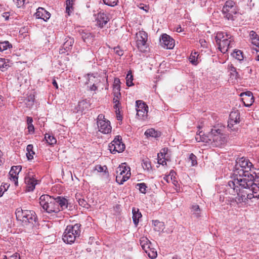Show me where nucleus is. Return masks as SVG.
I'll return each mask as SVG.
<instances>
[{"label": "nucleus", "mask_w": 259, "mask_h": 259, "mask_svg": "<svg viewBox=\"0 0 259 259\" xmlns=\"http://www.w3.org/2000/svg\"><path fill=\"white\" fill-rule=\"evenodd\" d=\"M255 172L252 171L249 166L244 167L235 164L233 170V177L226 185V192L229 194H234L239 188H244L251 184L253 177L256 176Z\"/></svg>", "instance_id": "f257e3e1"}, {"label": "nucleus", "mask_w": 259, "mask_h": 259, "mask_svg": "<svg viewBox=\"0 0 259 259\" xmlns=\"http://www.w3.org/2000/svg\"><path fill=\"white\" fill-rule=\"evenodd\" d=\"M254 180H251V184L247 186H244V188H239L237 190L235 189L234 194H230L232 195L237 196L233 198L231 200V204L233 206L237 205L238 207H242L245 205L248 199H251L253 198H259V187L257 185L256 182H258V177H253Z\"/></svg>", "instance_id": "f03ea898"}, {"label": "nucleus", "mask_w": 259, "mask_h": 259, "mask_svg": "<svg viewBox=\"0 0 259 259\" xmlns=\"http://www.w3.org/2000/svg\"><path fill=\"white\" fill-rule=\"evenodd\" d=\"M221 132L220 129L213 128L207 135H205L204 132L199 130L195 136V140L198 142H204L213 147H220L226 141L225 137Z\"/></svg>", "instance_id": "7ed1b4c3"}, {"label": "nucleus", "mask_w": 259, "mask_h": 259, "mask_svg": "<svg viewBox=\"0 0 259 259\" xmlns=\"http://www.w3.org/2000/svg\"><path fill=\"white\" fill-rule=\"evenodd\" d=\"M80 226L79 224L67 226L62 236L63 241L69 244L74 243L80 235Z\"/></svg>", "instance_id": "20e7f679"}, {"label": "nucleus", "mask_w": 259, "mask_h": 259, "mask_svg": "<svg viewBox=\"0 0 259 259\" xmlns=\"http://www.w3.org/2000/svg\"><path fill=\"white\" fill-rule=\"evenodd\" d=\"M39 204L42 209L48 213H57L60 211L57 205L55 198L48 195H42L39 199Z\"/></svg>", "instance_id": "39448f33"}, {"label": "nucleus", "mask_w": 259, "mask_h": 259, "mask_svg": "<svg viewBox=\"0 0 259 259\" xmlns=\"http://www.w3.org/2000/svg\"><path fill=\"white\" fill-rule=\"evenodd\" d=\"M16 216L17 219L21 221L23 225H27L28 224L33 225L37 220L35 212L33 210L17 209Z\"/></svg>", "instance_id": "423d86ee"}, {"label": "nucleus", "mask_w": 259, "mask_h": 259, "mask_svg": "<svg viewBox=\"0 0 259 259\" xmlns=\"http://www.w3.org/2000/svg\"><path fill=\"white\" fill-rule=\"evenodd\" d=\"M237 11L236 3L232 0L227 1L222 9L224 17L228 20H234V16L237 14Z\"/></svg>", "instance_id": "0eeeda50"}, {"label": "nucleus", "mask_w": 259, "mask_h": 259, "mask_svg": "<svg viewBox=\"0 0 259 259\" xmlns=\"http://www.w3.org/2000/svg\"><path fill=\"white\" fill-rule=\"evenodd\" d=\"M97 123L99 131L101 133L107 134L111 132V126L110 121L106 120L103 114L98 115L97 119Z\"/></svg>", "instance_id": "6e6552de"}, {"label": "nucleus", "mask_w": 259, "mask_h": 259, "mask_svg": "<svg viewBox=\"0 0 259 259\" xmlns=\"http://www.w3.org/2000/svg\"><path fill=\"white\" fill-rule=\"evenodd\" d=\"M136 46L139 50L142 52L146 51L148 40L147 33L143 30L139 31L136 33Z\"/></svg>", "instance_id": "1a4fd4ad"}, {"label": "nucleus", "mask_w": 259, "mask_h": 259, "mask_svg": "<svg viewBox=\"0 0 259 259\" xmlns=\"http://www.w3.org/2000/svg\"><path fill=\"white\" fill-rule=\"evenodd\" d=\"M122 138L120 136H117L109 144L108 148L110 152L115 154L116 152L120 153L124 151L125 145L122 142Z\"/></svg>", "instance_id": "9d476101"}, {"label": "nucleus", "mask_w": 259, "mask_h": 259, "mask_svg": "<svg viewBox=\"0 0 259 259\" xmlns=\"http://www.w3.org/2000/svg\"><path fill=\"white\" fill-rule=\"evenodd\" d=\"M137 116L142 120L147 118L148 111V106L142 100H137L136 102Z\"/></svg>", "instance_id": "9b49d317"}, {"label": "nucleus", "mask_w": 259, "mask_h": 259, "mask_svg": "<svg viewBox=\"0 0 259 259\" xmlns=\"http://www.w3.org/2000/svg\"><path fill=\"white\" fill-rule=\"evenodd\" d=\"M240 112L238 110H235L232 111L229 115L228 120V128L231 131H236L237 128L236 125L238 124L240 121Z\"/></svg>", "instance_id": "f8f14e48"}, {"label": "nucleus", "mask_w": 259, "mask_h": 259, "mask_svg": "<svg viewBox=\"0 0 259 259\" xmlns=\"http://www.w3.org/2000/svg\"><path fill=\"white\" fill-rule=\"evenodd\" d=\"M161 46L166 49H172L175 46V40L167 34H163L160 39Z\"/></svg>", "instance_id": "ddd939ff"}, {"label": "nucleus", "mask_w": 259, "mask_h": 259, "mask_svg": "<svg viewBox=\"0 0 259 259\" xmlns=\"http://www.w3.org/2000/svg\"><path fill=\"white\" fill-rule=\"evenodd\" d=\"M218 46V48L220 51L223 54L226 53L229 50V48L233 47L234 44V40L232 37L230 38H226L224 39L222 42L216 43Z\"/></svg>", "instance_id": "4468645a"}, {"label": "nucleus", "mask_w": 259, "mask_h": 259, "mask_svg": "<svg viewBox=\"0 0 259 259\" xmlns=\"http://www.w3.org/2000/svg\"><path fill=\"white\" fill-rule=\"evenodd\" d=\"M25 183L26 185L27 191L30 192L34 190L38 181L33 177V175L28 174L25 178Z\"/></svg>", "instance_id": "2eb2a0df"}, {"label": "nucleus", "mask_w": 259, "mask_h": 259, "mask_svg": "<svg viewBox=\"0 0 259 259\" xmlns=\"http://www.w3.org/2000/svg\"><path fill=\"white\" fill-rule=\"evenodd\" d=\"M22 169L21 165L13 166L9 172L10 179L14 182L15 186L18 184V175Z\"/></svg>", "instance_id": "dca6fc26"}, {"label": "nucleus", "mask_w": 259, "mask_h": 259, "mask_svg": "<svg viewBox=\"0 0 259 259\" xmlns=\"http://www.w3.org/2000/svg\"><path fill=\"white\" fill-rule=\"evenodd\" d=\"M240 96L242 97V101L246 107H250L254 102V98L250 91L241 93Z\"/></svg>", "instance_id": "f3484780"}, {"label": "nucleus", "mask_w": 259, "mask_h": 259, "mask_svg": "<svg viewBox=\"0 0 259 259\" xmlns=\"http://www.w3.org/2000/svg\"><path fill=\"white\" fill-rule=\"evenodd\" d=\"M34 15L36 18L42 19L45 22H47L51 17V14L41 7L37 9Z\"/></svg>", "instance_id": "a211bd4d"}, {"label": "nucleus", "mask_w": 259, "mask_h": 259, "mask_svg": "<svg viewBox=\"0 0 259 259\" xmlns=\"http://www.w3.org/2000/svg\"><path fill=\"white\" fill-rule=\"evenodd\" d=\"M97 25L100 27H103L109 21L108 15L103 12H100L96 18Z\"/></svg>", "instance_id": "6ab92c4d"}, {"label": "nucleus", "mask_w": 259, "mask_h": 259, "mask_svg": "<svg viewBox=\"0 0 259 259\" xmlns=\"http://www.w3.org/2000/svg\"><path fill=\"white\" fill-rule=\"evenodd\" d=\"M74 43V38L71 37H66L65 38V42L63 44L62 49H60V53L63 54L67 52L72 49Z\"/></svg>", "instance_id": "aec40b11"}, {"label": "nucleus", "mask_w": 259, "mask_h": 259, "mask_svg": "<svg viewBox=\"0 0 259 259\" xmlns=\"http://www.w3.org/2000/svg\"><path fill=\"white\" fill-rule=\"evenodd\" d=\"M79 34L83 41L87 44H90L93 41L94 36L91 33L82 30L79 31Z\"/></svg>", "instance_id": "412c9836"}, {"label": "nucleus", "mask_w": 259, "mask_h": 259, "mask_svg": "<svg viewBox=\"0 0 259 259\" xmlns=\"http://www.w3.org/2000/svg\"><path fill=\"white\" fill-rule=\"evenodd\" d=\"M215 40L216 43L222 42L224 39H226V38H230L232 37L230 33L220 31L218 32L215 34Z\"/></svg>", "instance_id": "4be33fe9"}, {"label": "nucleus", "mask_w": 259, "mask_h": 259, "mask_svg": "<svg viewBox=\"0 0 259 259\" xmlns=\"http://www.w3.org/2000/svg\"><path fill=\"white\" fill-rule=\"evenodd\" d=\"M57 205L59 209L63 210L68 207V201L64 197L58 196L55 198Z\"/></svg>", "instance_id": "5701e85b"}, {"label": "nucleus", "mask_w": 259, "mask_h": 259, "mask_svg": "<svg viewBox=\"0 0 259 259\" xmlns=\"http://www.w3.org/2000/svg\"><path fill=\"white\" fill-rule=\"evenodd\" d=\"M132 213H133V221L135 225L137 226L139 222V219L142 217V214L140 212L139 208L133 207L132 209Z\"/></svg>", "instance_id": "b1692460"}, {"label": "nucleus", "mask_w": 259, "mask_h": 259, "mask_svg": "<svg viewBox=\"0 0 259 259\" xmlns=\"http://www.w3.org/2000/svg\"><path fill=\"white\" fill-rule=\"evenodd\" d=\"M236 164H237V166H240V165L244 166V167L249 166L250 168L253 166L252 164L248 159L243 157L238 158L236 161Z\"/></svg>", "instance_id": "393cba45"}, {"label": "nucleus", "mask_w": 259, "mask_h": 259, "mask_svg": "<svg viewBox=\"0 0 259 259\" xmlns=\"http://www.w3.org/2000/svg\"><path fill=\"white\" fill-rule=\"evenodd\" d=\"M191 212L195 218H198L201 217V209L197 204H193L191 206Z\"/></svg>", "instance_id": "a878e982"}, {"label": "nucleus", "mask_w": 259, "mask_h": 259, "mask_svg": "<svg viewBox=\"0 0 259 259\" xmlns=\"http://www.w3.org/2000/svg\"><path fill=\"white\" fill-rule=\"evenodd\" d=\"M129 174V178L131 176V171L130 168L129 167L126 166L124 164H122L121 165H119L116 169V173H118L121 175V176H124V174L126 175L127 172Z\"/></svg>", "instance_id": "bb28decb"}, {"label": "nucleus", "mask_w": 259, "mask_h": 259, "mask_svg": "<svg viewBox=\"0 0 259 259\" xmlns=\"http://www.w3.org/2000/svg\"><path fill=\"white\" fill-rule=\"evenodd\" d=\"M120 80L118 78H115L113 84V94L119 95L120 93Z\"/></svg>", "instance_id": "cd10ccee"}, {"label": "nucleus", "mask_w": 259, "mask_h": 259, "mask_svg": "<svg viewBox=\"0 0 259 259\" xmlns=\"http://www.w3.org/2000/svg\"><path fill=\"white\" fill-rule=\"evenodd\" d=\"M140 243L142 248L145 251L150 248L151 244L148 238L145 237L140 238Z\"/></svg>", "instance_id": "c85d7f7f"}, {"label": "nucleus", "mask_w": 259, "mask_h": 259, "mask_svg": "<svg viewBox=\"0 0 259 259\" xmlns=\"http://www.w3.org/2000/svg\"><path fill=\"white\" fill-rule=\"evenodd\" d=\"M229 69L230 73V77L232 78V79L237 80L238 79L240 78V76L239 73L237 71L236 68L235 67H234L232 65H231L229 67Z\"/></svg>", "instance_id": "c756f323"}, {"label": "nucleus", "mask_w": 259, "mask_h": 259, "mask_svg": "<svg viewBox=\"0 0 259 259\" xmlns=\"http://www.w3.org/2000/svg\"><path fill=\"white\" fill-rule=\"evenodd\" d=\"M126 172V175L124 174V176H121V175L118 173H116V181L119 185L123 184L124 182L129 179V174H128V172Z\"/></svg>", "instance_id": "7c9ffc66"}, {"label": "nucleus", "mask_w": 259, "mask_h": 259, "mask_svg": "<svg viewBox=\"0 0 259 259\" xmlns=\"http://www.w3.org/2000/svg\"><path fill=\"white\" fill-rule=\"evenodd\" d=\"M231 55L233 58L240 62L243 61L244 59L243 52L239 50H234L233 52L231 54Z\"/></svg>", "instance_id": "2f4dec72"}, {"label": "nucleus", "mask_w": 259, "mask_h": 259, "mask_svg": "<svg viewBox=\"0 0 259 259\" xmlns=\"http://www.w3.org/2000/svg\"><path fill=\"white\" fill-rule=\"evenodd\" d=\"M145 135L147 137H151L153 138H157L160 137V133L153 128L148 129L145 132Z\"/></svg>", "instance_id": "473e14b6"}, {"label": "nucleus", "mask_w": 259, "mask_h": 259, "mask_svg": "<svg viewBox=\"0 0 259 259\" xmlns=\"http://www.w3.org/2000/svg\"><path fill=\"white\" fill-rule=\"evenodd\" d=\"M12 48V45L9 41H0V52L7 51Z\"/></svg>", "instance_id": "72a5a7b5"}, {"label": "nucleus", "mask_w": 259, "mask_h": 259, "mask_svg": "<svg viewBox=\"0 0 259 259\" xmlns=\"http://www.w3.org/2000/svg\"><path fill=\"white\" fill-rule=\"evenodd\" d=\"M45 139L47 143L50 145H54L57 143L56 139L53 136L49 133L45 134Z\"/></svg>", "instance_id": "f704fd0d"}, {"label": "nucleus", "mask_w": 259, "mask_h": 259, "mask_svg": "<svg viewBox=\"0 0 259 259\" xmlns=\"http://www.w3.org/2000/svg\"><path fill=\"white\" fill-rule=\"evenodd\" d=\"M33 146L32 144L27 145L26 147V156L28 160H31L33 158V155L35 154L33 151Z\"/></svg>", "instance_id": "c9c22d12"}, {"label": "nucleus", "mask_w": 259, "mask_h": 259, "mask_svg": "<svg viewBox=\"0 0 259 259\" xmlns=\"http://www.w3.org/2000/svg\"><path fill=\"white\" fill-rule=\"evenodd\" d=\"M153 224L154 226V230L156 231L159 232L161 230H163L164 228V223L158 220L153 221Z\"/></svg>", "instance_id": "e433bc0d"}, {"label": "nucleus", "mask_w": 259, "mask_h": 259, "mask_svg": "<svg viewBox=\"0 0 259 259\" xmlns=\"http://www.w3.org/2000/svg\"><path fill=\"white\" fill-rule=\"evenodd\" d=\"M75 0H66V12L68 14L70 15V13L73 10V5L74 4Z\"/></svg>", "instance_id": "4c0bfd02"}, {"label": "nucleus", "mask_w": 259, "mask_h": 259, "mask_svg": "<svg viewBox=\"0 0 259 259\" xmlns=\"http://www.w3.org/2000/svg\"><path fill=\"white\" fill-rule=\"evenodd\" d=\"M33 119L31 117H27V123L28 124V131L29 133L33 134L34 132V127L32 124Z\"/></svg>", "instance_id": "58836bf2"}, {"label": "nucleus", "mask_w": 259, "mask_h": 259, "mask_svg": "<svg viewBox=\"0 0 259 259\" xmlns=\"http://www.w3.org/2000/svg\"><path fill=\"white\" fill-rule=\"evenodd\" d=\"M198 53L194 52V53H191L189 57V61L193 65H196L198 63Z\"/></svg>", "instance_id": "ea45409f"}, {"label": "nucleus", "mask_w": 259, "mask_h": 259, "mask_svg": "<svg viewBox=\"0 0 259 259\" xmlns=\"http://www.w3.org/2000/svg\"><path fill=\"white\" fill-rule=\"evenodd\" d=\"M133 76L131 72H128L126 77V83L127 86L131 87L134 85L133 83Z\"/></svg>", "instance_id": "a19ab883"}, {"label": "nucleus", "mask_w": 259, "mask_h": 259, "mask_svg": "<svg viewBox=\"0 0 259 259\" xmlns=\"http://www.w3.org/2000/svg\"><path fill=\"white\" fill-rule=\"evenodd\" d=\"M145 252L147 253L149 257L151 258H154L157 256V251L154 249H153L150 247V248L148 249L145 251Z\"/></svg>", "instance_id": "79ce46f5"}, {"label": "nucleus", "mask_w": 259, "mask_h": 259, "mask_svg": "<svg viewBox=\"0 0 259 259\" xmlns=\"http://www.w3.org/2000/svg\"><path fill=\"white\" fill-rule=\"evenodd\" d=\"M136 188H138L142 193L145 194L146 193L147 187L144 183L137 184Z\"/></svg>", "instance_id": "37998d69"}, {"label": "nucleus", "mask_w": 259, "mask_h": 259, "mask_svg": "<svg viewBox=\"0 0 259 259\" xmlns=\"http://www.w3.org/2000/svg\"><path fill=\"white\" fill-rule=\"evenodd\" d=\"M8 67L9 64L6 62L5 59L0 58V69L4 71L3 69H7Z\"/></svg>", "instance_id": "c03bdc74"}, {"label": "nucleus", "mask_w": 259, "mask_h": 259, "mask_svg": "<svg viewBox=\"0 0 259 259\" xmlns=\"http://www.w3.org/2000/svg\"><path fill=\"white\" fill-rule=\"evenodd\" d=\"M189 159L191 161V166H193L197 164V157L194 154L191 153L190 154Z\"/></svg>", "instance_id": "a18cd8bd"}, {"label": "nucleus", "mask_w": 259, "mask_h": 259, "mask_svg": "<svg viewBox=\"0 0 259 259\" xmlns=\"http://www.w3.org/2000/svg\"><path fill=\"white\" fill-rule=\"evenodd\" d=\"M104 4L110 6L114 7L117 4L118 0H103Z\"/></svg>", "instance_id": "49530a36"}, {"label": "nucleus", "mask_w": 259, "mask_h": 259, "mask_svg": "<svg viewBox=\"0 0 259 259\" xmlns=\"http://www.w3.org/2000/svg\"><path fill=\"white\" fill-rule=\"evenodd\" d=\"M9 187V185L7 183L2 184L0 187V197L3 196L4 192L7 191Z\"/></svg>", "instance_id": "de8ad7c7"}, {"label": "nucleus", "mask_w": 259, "mask_h": 259, "mask_svg": "<svg viewBox=\"0 0 259 259\" xmlns=\"http://www.w3.org/2000/svg\"><path fill=\"white\" fill-rule=\"evenodd\" d=\"M13 2L18 8L22 7L25 4L28 3L27 0H13Z\"/></svg>", "instance_id": "09e8293b"}, {"label": "nucleus", "mask_w": 259, "mask_h": 259, "mask_svg": "<svg viewBox=\"0 0 259 259\" xmlns=\"http://www.w3.org/2000/svg\"><path fill=\"white\" fill-rule=\"evenodd\" d=\"M160 154H161V155L162 156H163V154L162 152H161L160 154L158 153L157 154V157H158V163L159 164H162V165H164V164H166V162L165 160V159H163V158H160Z\"/></svg>", "instance_id": "8fccbe9b"}, {"label": "nucleus", "mask_w": 259, "mask_h": 259, "mask_svg": "<svg viewBox=\"0 0 259 259\" xmlns=\"http://www.w3.org/2000/svg\"><path fill=\"white\" fill-rule=\"evenodd\" d=\"M114 98L113 99V103L114 104L118 103H120L119 99L121 98V94H119V95H116V94H113Z\"/></svg>", "instance_id": "3c124183"}, {"label": "nucleus", "mask_w": 259, "mask_h": 259, "mask_svg": "<svg viewBox=\"0 0 259 259\" xmlns=\"http://www.w3.org/2000/svg\"><path fill=\"white\" fill-rule=\"evenodd\" d=\"M5 259H21L19 253H15L14 254L10 256L8 258L6 256H5Z\"/></svg>", "instance_id": "603ef678"}, {"label": "nucleus", "mask_w": 259, "mask_h": 259, "mask_svg": "<svg viewBox=\"0 0 259 259\" xmlns=\"http://www.w3.org/2000/svg\"><path fill=\"white\" fill-rule=\"evenodd\" d=\"M114 52L115 54L118 55L119 56H121L123 54V51L120 49V48L118 47L114 48Z\"/></svg>", "instance_id": "864d4df0"}, {"label": "nucleus", "mask_w": 259, "mask_h": 259, "mask_svg": "<svg viewBox=\"0 0 259 259\" xmlns=\"http://www.w3.org/2000/svg\"><path fill=\"white\" fill-rule=\"evenodd\" d=\"M78 201L79 205L83 207H85L86 205L88 204L87 201L83 199H79Z\"/></svg>", "instance_id": "5fc2aeb1"}, {"label": "nucleus", "mask_w": 259, "mask_h": 259, "mask_svg": "<svg viewBox=\"0 0 259 259\" xmlns=\"http://www.w3.org/2000/svg\"><path fill=\"white\" fill-rule=\"evenodd\" d=\"M114 108L115 110V113H117V112L120 111V109L121 108V104L120 103H118V104H114Z\"/></svg>", "instance_id": "6e6d98bb"}, {"label": "nucleus", "mask_w": 259, "mask_h": 259, "mask_svg": "<svg viewBox=\"0 0 259 259\" xmlns=\"http://www.w3.org/2000/svg\"><path fill=\"white\" fill-rule=\"evenodd\" d=\"M249 35L252 40L258 36L257 34L253 31H250Z\"/></svg>", "instance_id": "4d7b16f0"}, {"label": "nucleus", "mask_w": 259, "mask_h": 259, "mask_svg": "<svg viewBox=\"0 0 259 259\" xmlns=\"http://www.w3.org/2000/svg\"><path fill=\"white\" fill-rule=\"evenodd\" d=\"M199 42L201 46V47L203 48H206L207 47V44L206 41L204 39H200L199 40Z\"/></svg>", "instance_id": "13d9d810"}, {"label": "nucleus", "mask_w": 259, "mask_h": 259, "mask_svg": "<svg viewBox=\"0 0 259 259\" xmlns=\"http://www.w3.org/2000/svg\"><path fill=\"white\" fill-rule=\"evenodd\" d=\"M252 43L254 45H255L257 47H259V36H258L257 38H255L253 40H252Z\"/></svg>", "instance_id": "bf43d9fd"}, {"label": "nucleus", "mask_w": 259, "mask_h": 259, "mask_svg": "<svg viewBox=\"0 0 259 259\" xmlns=\"http://www.w3.org/2000/svg\"><path fill=\"white\" fill-rule=\"evenodd\" d=\"M116 117H117V120H119L122 119V116L120 114V111L119 112H117V113H116Z\"/></svg>", "instance_id": "052dcab7"}, {"label": "nucleus", "mask_w": 259, "mask_h": 259, "mask_svg": "<svg viewBox=\"0 0 259 259\" xmlns=\"http://www.w3.org/2000/svg\"><path fill=\"white\" fill-rule=\"evenodd\" d=\"M97 89V87L96 86L95 84H93L91 87L90 90L91 91H96Z\"/></svg>", "instance_id": "680f3d73"}, {"label": "nucleus", "mask_w": 259, "mask_h": 259, "mask_svg": "<svg viewBox=\"0 0 259 259\" xmlns=\"http://www.w3.org/2000/svg\"><path fill=\"white\" fill-rule=\"evenodd\" d=\"M52 84L56 88V89H58V85L55 79L53 80Z\"/></svg>", "instance_id": "e2e57ef3"}, {"label": "nucleus", "mask_w": 259, "mask_h": 259, "mask_svg": "<svg viewBox=\"0 0 259 259\" xmlns=\"http://www.w3.org/2000/svg\"><path fill=\"white\" fill-rule=\"evenodd\" d=\"M176 175V172L174 171H171L170 172L169 175L171 176V179H172V177H174V176Z\"/></svg>", "instance_id": "0e129e2a"}, {"label": "nucleus", "mask_w": 259, "mask_h": 259, "mask_svg": "<svg viewBox=\"0 0 259 259\" xmlns=\"http://www.w3.org/2000/svg\"><path fill=\"white\" fill-rule=\"evenodd\" d=\"M3 105V100L2 99V96H0V107H2Z\"/></svg>", "instance_id": "69168bd1"}, {"label": "nucleus", "mask_w": 259, "mask_h": 259, "mask_svg": "<svg viewBox=\"0 0 259 259\" xmlns=\"http://www.w3.org/2000/svg\"><path fill=\"white\" fill-rule=\"evenodd\" d=\"M176 31L178 32H181L182 31V28H181V26H179L177 28Z\"/></svg>", "instance_id": "338daca9"}, {"label": "nucleus", "mask_w": 259, "mask_h": 259, "mask_svg": "<svg viewBox=\"0 0 259 259\" xmlns=\"http://www.w3.org/2000/svg\"><path fill=\"white\" fill-rule=\"evenodd\" d=\"M98 170L99 171H102L103 170V168L101 165L98 166Z\"/></svg>", "instance_id": "774afa93"}]
</instances>
